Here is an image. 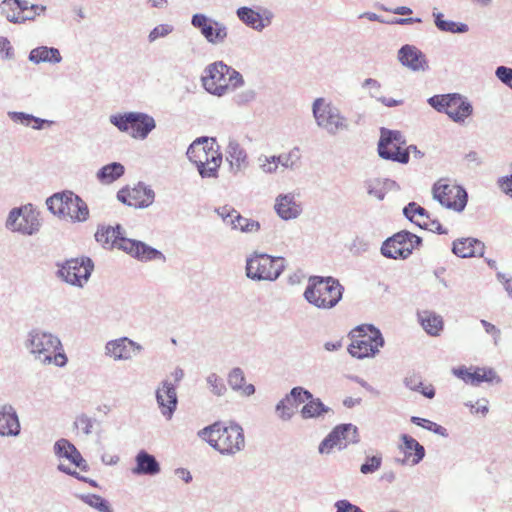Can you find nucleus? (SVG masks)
<instances>
[{
	"label": "nucleus",
	"instance_id": "4be33fe9",
	"mask_svg": "<svg viewBox=\"0 0 512 512\" xmlns=\"http://www.w3.org/2000/svg\"><path fill=\"white\" fill-rule=\"evenodd\" d=\"M370 336L367 339L355 338L352 339L351 344L348 346V353L356 359L373 358L378 353L380 348L385 345L383 336Z\"/></svg>",
	"mask_w": 512,
	"mask_h": 512
},
{
	"label": "nucleus",
	"instance_id": "338daca9",
	"mask_svg": "<svg viewBox=\"0 0 512 512\" xmlns=\"http://www.w3.org/2000/svg\"><path fill=\"white\" fill-rule=\"evenodd\" d=\"M334 507L336 512H364L360 507L352 504L346 499L336 501Z\"/></svg>",
	"mask_w": 512,
	"mask_h": 512
},
{
	"label": "nucleus",
	"instance_id": "37998d69",
	"mask_svg": "<svg viewBox=\"0 0 512 512\" xmlns=\"http://www.w3.org/2000/svg\"><path fill=\"white\" fill-rule=\"evenodd\" d=\"M78 498L91 508L97 510L98 512H113L109 502L100 495L97 494H80Z\"/></svg>",
	"mask_w": 512,
	"mask_h": 512
},
{
	"label": "nucleus",
	"instance_id": "a18cd8bd",
	"mask_svg": "<svg viewBox=\"0 0 512 512\" xmlns=\"http://www.w3.org/2000/svg\"><path fill=\"white\" fill-rule=\"evenodd\" d=\"M411 422L419 427H422L423 429H426L430 432H433L437 435H440L442 437H448V431L445 427L425 418H421L418 416H412Z\"/></svg>",
	"mask_w": 512,
	"mask_h": 512
},
{
	"label": "nucleus",
	"instance_id": "603ef678",
	"mask_svg": "<svg viewBox=\"0 0 512 512\" xmlns=\"http://www.w3.org/2000/svg\"><path fill=\"white\" fill-rule=\"evenodd\" d=\"M382 456L380 454L367 456L365 462L360 466V472L364 475L373 474L380 469Z\"/></svg>",
	"mask_w": 512,
	"mask_h": 512
},
{
	"label": "nucleus",
	"instance_id": "473e14b6",
	"mask_svg": "<svg viewBox=\"0 0 512 512\" xmlns=\"http://www.w3.org/2000/svg\"><path fill=\"white\" fill-rule=\"evenodd\" d=\"M28 60L36 65L41 63L54 65L62 61V56L58 48L38 46L29 52Z\"/></svg>",
	"mask_w": 512,
	"mask_h": 512
},
{
	"label": "nucleus",
	"instance_id": "052dcab7",
	"mask_svg": "<svg viewBox=\"0 0 512 512\" xmlns=\"http://www.w3.org/2000/svg\"><path fill=\"white\" fill-rule=\"evenodd\" d=\"M362 88L367 89L368 94L371 98L376 100L380 97L381 84L374 78H367L362 82Z\"/></svg>",
	"mask_w": 512,
	"mask_h": 512
},
{
	"label": "nucleus",
	"instance_id": "a878e982",
	"mask_svg": "<svg viewBox=\"0 0 512 512\" xmlns=\"http://www.w3.org/2000/svg\"><path fill=\"white\" fill-rule=\"evenodd\" d=\"M160 471V463L154 455L144 449L138 451L135 456V467L132 468V474L137 476H155Z\"/></svg>",
	"mask_w": 512,
	"mask_h": 512
},
{
	"label": "nucleus",
	"instance_id": "7c9ffc66",
	"mask_svg": "<svg viewBox=\"0 0 512 512\" xmlns=\"http://www.w3.org/2000/svg\"><path fill=\"white\" fill-rule=\"evenodd\" d=\"M226 159L233 173H238L248 165L247 153L236 140H230L226 148Z\"/></svg>",
	"mask_w": 512,
	"mask_h": 512
},
{
	"label": "nucleus",
	"instance_id": "9b49d317",
	"mask_svg": "<svg viewBox=\"0 0 512 512\" xmlns=\"http://www.w3.org/2000/svg\"><path fill=\"white\" fill-rule=\"evenodd\" d=\"M406 139L398 130L382 127L378 141V154L382 159L391 160L401 164L409 162L408 150H404Z\"/></svg>",
	"mask_w": 512,
	"mask_h": 512
},
{
	"label": "nucleus",
	"instance_id": "6e6d98bb",
	"mask_svg": "<svg viewBox=\"0 0 512 512\" xmlns=\"http://www.w3.org/2000/svg\"><path fill=\"white\" fill-rule=\"evenodd\" d=\"M403 214L405 215V217L407 219H409L413 223L417 222L416 220H414V217L416 215L420 216V217H426V218H428V215H429L425 208L421 207L420 205H418L415 202L408 203L403 208Z\"/></svg>",
	"mask_w": 512,
	"mask_h": 512
},
{
	"label": "nucleus",
	"instance_id": "f257e3e1",
	"mask_svg": "<svg viewBox=\"0 0 512 512\" xmlns=\"http://www.w3.org/2000/svg\"><path fill=\"white\" fill-rule=\"evenodd\" d=\"M197 436L224 456H234L245 448L242 426L236 421H216L197 432Z\"/></svg>",
	"mask_w": 512,
	"mask_h": 512
},
{
	"label": "nucleus",
	"instance_id": "864d4df0",
	"mask_svg": "<svg viewBox=\"0 0 512 512\" xmlns=\"http://www.w3.org/2000/svg\"><path fill=\"white\" fill-rule=\"evenodd\" d=\"M366 189L367 193L378 199L379 201H382L386 194L384 191V186L382 184V180L380 178L371 179L366 181Z\"/></svg>",
	"mask_w": 512,
	"mask_h": 512
},
{
	"label": "nucleus",
	"instance_id": "680f3d73",
	"mask_svg": "<svg viewBox=\"0 0 512 512\" xmlns=\"http://www.w3.org/2000/svg\"><path fill=\"white\" fill-rule=\"evenodd\" d=\"M480 323L485 332L492 337L493 344L498 346L501 340V330L487 320L482 319L480 320Z\"/></svg>",
	"mask_w": 512,
	"mask_h": 512
},
{
	"label": "nucleus",
	"instance_id": "3c124183",
	"mask_svg": "<svg viewBox=\"0 0 512 512\" xmlns=\"http://www.w3.org/2000/svg\"><path fill=\"white\" fill-rule=\"evenodd\" d=\"M174 31L172 24L163 23L155 26L148 34V42L154 43L160 38H165Z\"/></svg>",
	"mask_w": 512,
	"mask_h": 512
},
{
	"label": "nucleus",
	"instance_id": "0eeeda50",
	"mask_svg": "<svg viewBox=\"0 0 512 512\" xmlns=\"http://www.w3.org/2000/svg\"><path fill=\"white\" fill-rule=\"evenodd\" d=\"M109 122L120 132L128 133L132 138L145 140L156 128L153 116L145 112L129 111L112 114Z\"/></svg>",
	"mask_w": 512,
	"mask_h": 512
},
{
	"label": "nucleus",
	"instance_id": "393cba45",
	"mask_svg": "<svg viewBox=\"0 0 512 512\" xmlns=\"http://www.w3.org/2000/svg\"><path fill=\"white\" fill-rule=\"evenodd\" d=\"M53 451L55 456L67 459L71 464L80 468L82 471H87L89 469L87 461L82 457L75 445L69 440L65 438L57 440L53 446Z\"/></svg>",
	"mask_w": 512,
	"mask_h": 512
},
{
	"label": "nucleus",
	"instance_id": "ea45409f",
	"mask_svg": "<svg viewBox=\"0 0 512 512\" xmlns=\"http://www.w3.org/2000/svg\"><path fill=\"white\" fill-rule=\"evenodd\" d=\"M0 13L6 20L13 24H23L26 21H33L34 17H23L15 7L14 0H2L0 3Z\"/></svg>",
	"mask_w": 512,
	"mask_h": 512
},
{
	"label": "nucleus",
	"instance_id": "e433bc0d",
	"mask_svg": "<svg viewBox=\"0 0 512 512\" xmlns=\"http://www.w3.org/2000/svg\"><path fill=\"white\" fill-rule=\"evenodd\" d=\"M8 115L14 122L26 127H31L34 130H42L46 126H51L54 124L52 120L42 119L25 112L13 111L9 112Z\"/></svg>",
	"mask_w": 512,
	"mask_h": 512
},
{
	"label": "nucleus",
	"instance_id": "f704fd0d",
	"mask_svg": "<svg viewBox=\"0 0 512 512\" xmlns=\"http://www.w3.org/2000/svg\"><path fill=\"white\" fill-rule=\"evenodd\" d=\"M473 113L471 103L461 94L458 93V99L455 100V105L447 109L446 113L450 119L456 123L464 122Z\"/></svg>",
	"mask_w": 512,
	"mask_h": 512
},
{
	"label": "nucleus",
	"instance_id": "9d476101",
	"mask_svg": "<svg viewBox=\"0 0 512 512\" xmlns=\"http://www.w3.org/2000/svg\"><path fill=\"white\" fill-rule=\"evenodd\" d=\"M57 267L58 278L71 286L83 288L93 272L94 263L89 257H80L57 263Z\"/></svg>",
	"mask_w": 512,
	"mask_h": 512
},
{
	"label": "nucleus",
	"instance_id": "f3484780",
	"mask_svg": "<svg viewBox=\"0 0 512 512\" xmlns=\"http://www.w3.org/2000/svg\"><path fill=\"white\" fill-rule=\"evenodd\" d=\"M117 199L125 205L144 209L152 205L155 193L149 186L140 182L132 189H120L117 192Z\"/></svg>",
	"mask_w": 512,
	"mask_h": 512
},
{
	"label": "nucleus",
	"instance_id": "f03ea898",
	"mask_svg": "<svg viewBox=\"0 0 512 512\" xmlns=\"http://www.w3.org/2000/svg\"><path fill=\"white\" fill-rule=\"evenodd\" d=\"M186 156L202 178H217L222 164V153L215 138L201 136L188 147Z\"/></svg>",
	"mask_w": 512,
	"mask_h": 512
},
{
	"label": "nucleus",
	"instance_id": "72a5a7b5",
	"mask_svg": "<svg viewBox=\"0 0 512 512\" xmlns=\"http://www.w3.org/2000/svg\"><path fill=\"white\" fill-rule=\"evenodd\" d=\"M432 16L436 28L441 32H448L453 34H463L468 32L469 27L467 24L462 22H455L452 20H445L444 14L433 8Z\"/></svg>",
	"mask_w": 512,
	"mask_h": 512
},
{
	"label": "nucleus",
	"instance_id": "412c9836",
	"mask_svg": "<svg viewBox=\"0 0 512 512\" xmlns=\"http://www.w3.org/2000/svg\"><path fill=\"white\" fill-rule=\"evenodd\" d=\"M118 248L140 261L147 262L157 259L162 261L166 260L165 255L161 251L147 245L142 241L129 238L121 239V242L118 244Z\"/></svg>",
	"mask_w": 512,
	"mask_h": 512
},
{
	"label": "nucleus",
	"instance_id": "a211bd4d",
	"mask_svg": "<svg viewBox=\"0 0 512 512\" xmlns=\"http://www.w3.org/2000/svg\"><path fill=\"white\" fill-rule=\"evenodd\" d=\"M155 397L161 415L166 420H171L178 405L176 385L169 379H164L157 387Z\"/></svg>",
	"mask_w": 512,
	"mask_h": 512
},
{
	"label": "nucleus",
	"instance_id": "de8ad7c7",
	"mask_svg": "<svg viewBox=\"0 0 512 512\" xmlns=\"http://www.w3.org/2000/svg\"><path fill=\"white\" fill-rule=\"evenodd\" d=\"M99 425L100 422L96 418L90 417L86 414L78 415L74 421V426L77 429H81L86 436L91 435L94 427Z\"/></svg>",
	"mask_w": 512,
	"mask_h": 512
},
{
	"label": "nucleus",
	"instance_id": "aec40b11",
	"mask_svg": "<svg viewBox=\"0 0 512 512\" xmlns=\"http://www.w3.org/2000/svg\"><path fill=\"white\" fill-rule=\"evenodd\" d=\"M235 13L241 23L257 32H262L268 27L274 17L273 12L267 8H261L260 11H256L248 6L237 8Z\"/></svg>",
	"mask_w": 512,
	"mask_h": 512
},
{
	"label": "nucleus",
	"instance_id": "bb28decb",
	"mask_svg": "<svg viewBox=\"0 0 512 512\" xmlns=\"http://www.w3.org/2000/svg\"><path fill=\"white\" fill-rule=\"evenodd\" d=\"M401 440L403 443L402 449L405 453V458L402 460L396 459V462L404 465L410 461L413 466L419 464L425 457V448L423 445L407 434H402Z\"/></svg>",
	"mask_w": 512,
	"mask_h": 512
},
{
	"label": "nucleus",
	"instance_id": "a19ab883",
	"mask_svg": "<svg viewBox=\"0 0 512 512\" xmlns=\"http://www.w3.org/2000/svg\"><path fill=\"white\" fill-rule=\"evenodd\" d=\"M458 93L434 95L428 98V104L439 113H446L447 109L455 105Z\"/></svg>",
	"mask_w": 512,
	"mask_h": 512
},
{
	"label": "nucleus",
	"instance_id": "6ab92c4d",
	"mask_svg": "<svg viewBox=\"0 0 512 512\" xmlns=\"http://www.w3.org/2000/svg\"><path fill=\"white\" fill-rule=\"evenodd\" d=\"M452 373L465 383L473 386H478L482 382L491 384L502 383V378L492 367H476L475 370L471 372L467 367L460 366L453 368Z\"/></svg>",
	"mask_w": 512,
	"mask_h": 512
},
{
	"label": "nucleus",
	"instance_id": "4468645a",
	"mask_svg": "<svg viewBox=\"0 0 512 512\" xmlns=\"http://www.w3.org/2000/svg\"><path fill=\"white\" fill-rule=\"evenodd\" d=\"M360 441L358 428L351 423L337 425L319 444L320 454H328L331 449L338 447L345 449L349 444H357Z\"/></svg>",
	"mask_w": 512,
	"mask_h": 512
},
{
	"label": "nucleus",
	"instance_id": "c9c22d12",
	"mask_svg": "<svg viewBox=\"0 0 512 512\" xmlns=\"http://www.w3.org/2000/svg\"><path fill=\"white\" fill-rule=\"evenodd\" d=\"M228 384L232 390L241 392L244 396H251L255 393L253 384H245V375L241 368H233L228 374Z\"/></svg>",
	"mask_w": 512,
	"mask_h": 512
},
{
	"label": "nucleus",
	"instance_id": "4c0bfd02",
	"mask_svg": "<svg viewBox=\"0 0 512 512\" xmlns=\"http://www.w3.org/2000/svg\"><path fill=\"white\" fill-rule=\"evenodd\" d=\"M95 239L97 242L103 245H111L118 247V244L119 242H121V239H126V237H124L121 225H116L115 227L108 226L98 229L95 234Z\"/></svg>",
	"mask_w": 512,
	"mask_h": 512
},
{
	"label": "nucleus",
	"instance_id": "774afa93",
	"mask_svg": "<svg viewBox=\"0 0 512 512\" xmlns=\"http://www.w3.org/2000/svg\"><path fill=\"white\" fill-rule=\"evenodd\" d=\"M498 184L501 190L512 198V173L507 176H503L498 180Z\"/></svg>",
	"mask_w": 512,
	"mask_h": 512
},
{
	"label": "nucleus",
	"instance_id": "2eb2a0df",
	"mask_svg": "<svg viewBox=\"0 0 512 512\" xmlns=\"http://www.w3.org/2000/svg\"><path fill=\"white\" fill-rule=\"evenodd\" d=\"M432 192L434 199L448 209L461 212L467 205V192L460 185L438 181L434 184Z\"/></svg>",
	"mask_w": 512,
	"mask_h": 512
},
{
	"label": "nucleus",
	"instance_id": "79ce46f5",
	"mask_svg": "<svg viewBox=\"0 0 512 512\" xmlns=\"http://www.w3.org/2000/svg\"><path fill=\"white\" fill-rule=\"evenodd\" d=\"M330 408L320 398L307 402L301 409V416L304 419L318 418L328 413Z\"/></svg>",
	"mask_w": 512,
	"mask_h": 512
},
{
	"label": "nucleus",
	"instance_id": "6e6552de",
	"mask_svg": "<svg viewBox=\"0 0 512 512\" xmlns=\"http://www.w3.org/2000/svg\"><path fill=\"white\" fill-rule=\"evenodd\" d=\"M286 261L280 256L254 252L246 259V276L254 281H275L283 273Z\"/></svg>",
	"mask_w": 512,
	"mask_h": 512
},
{
	"label": "nucleus",
	"instance_id": "4d7b16f0",
	"mask_svg": "<svg viewBox=\"0 0 512 512\" xmlns=\"http://www.w3.org/2000/svg\"><path fill=\"white\" fill-rule=\"evenodd\" d=\"M258 162H259L260 169L266 174L275 173L278 169L276 155H273V156L262 155L258 158Z\"/></svg>",
	"mask_w": 512,
	"mask_h": 512
},
{
	"label": "nucleus",
	"instance_id": "7ed1b4c3",
	"mask_svg": "<svg viewBox=\"0 0 512 512\" xmlns=\"http://www.w3.org/2000/svg\"><path fill=\"white\" fill-rule=\"evenodd\" d=\"M204 89L211 95L222 97L244 85L243 76L223 61H216L204 69Z\"/></svg>",
	"mask_w": 512,
	"mask_h": 512
},
{
	"label": "nucleus",
	"instance_id": "49530a36",
	"mask_svg": "<svg viewBox=\"0 0 512 512\" xmlns=\"http://www.w3.org/2000/svg\"><path fill=\"white\" fill-rule=\"evenodd\" d=\"M296 404L290 402L289 398L285 396L276 404L275 412L278 418L282 421H289L295 413Z\"/></svg>",
	"mask_w": 512,
	"mask_h": 512
},
{
	"label": "nucleus",
	"instance_id": "39448f33",
	"mask_svg": "<svg viewBox=\"0 0 512 512\" xmlns=\"http://www.w3.org/2000/svg\"><path fill=\"white\" fill-rule=\"evenodd\" d=\"M344 287L331 277L311 276L304 291L305 300L319 309H331L342 299Z\"/></svg>",
	"mask_w": 512,
	"mask_h": 512
},
{
	"label": "nucleus",
	"instance_id": "c03bdc74",
	"mask_svg": "<svg viewBox=\"0 0 512 512\" xmlns=\"http://www.w3.org/2000/svg\"><path fill=\"white\" fill-rule=\"evenodd\" d=\"M301 154L298 147L292 148L288 153H282L276 156L278 166L281 165L286 169H294L298 166Z\"/></svg>",
	"mask_w": 512,
	"mask_h": 512
},
{
	"label": "nucleus",
	"instance_id": "cd10ccee",
	"mask_svg": "<svg viewBox=\"0 0 512 512\" xmlns=\"http://www.w3.org/2000/svg\"><path fill=\"white\" fill-rule=\"evenodd\" d=\"M484 243L476 238H460L453 242L452 252L461 258L482 256L484 254Z\"/></svg>",
	"mask_w": 512,
	"mask_h": 512
},
{
	"label": "nucleus",
	"instance_id": "c85d7f7f",
	"mask_svg": "<svg viewBox=\"0 0 512 512\" xmlns=\"http://www.w3.org/2000/svg\"><path fill=\"white\" fill-rule=\"evenodd\" d=\"M20 423L16 411L12 406L0 408V436H18Z\"/></svg>",
	"mask_w": 512,
	"mask_h": 512
},
{
	"label": "nucleus",
	"instance_id": "0e129e2a",
	"mask_svg": "<svg viewBox=\"0 0 512 512\" xmlns=\"http://www.w3.org/2000/svg\"><path fill=\"white\" fill-rule=\"evenodd\" d=\"M57 469L62 472V473H65L67 475H70V476H73L75 477L76 479L80 480V481H83V482H86L88 483L89 485H91L92 487H98V483L93 480V479H90V478H87V477H84V476H81L77 471L75 470H72L70 467L64 465V464H59L57 466Z\"/></svg>",
	"mask_w": 512,
	"mask_h": 512
},
{
	"label": "nucleus",
	"instance_id": "1a4fd4ad",
	"mask_svg": "<svg viewBox=\"0 0 512 512\" xmlns=\"http://www.w3.org/2000/svg\"><path fill=\"white\" fill-rule=\"evenodd\" d=\"M312 114L317 126L329 135L349 130V122L338 107L323 97L316 98L312 103Z\"/></svg>",
	"mask_w": 512,
	"mask_h": 512
},
{
	"label": "nucleus",
	"instance_id": "2f4dec72",
	"mask_svg": "<svg viewBox=\"0 0 512 512\" xmlns=\"http://www.w3.org/2000/svg\"><path fill=\"white\" fill-rule=\"evenodd\" d=\"M418 321L424 331L430 336H439L444 328L441 315L434 311L424 310L417 313Z\"/></svg>",
	"mask_w": 512,
	"mask_h": 512
},
{
	"label": "nucleus",
	"instance_id": "ddd939ff",
	"mask_svg": "<svg viewBox=\"0 0 512 512\" xmlns=\"http://www.w3.org/2000/svg\"><path fill=\"white\" fill-rule=\"evenodd\" d=\"M191 25L211 45L224 44L229 30L224 22L211 18L204 13H195L191 17Z\"/></svg>",
	"mask_w": 512,
	"mask_h": 512
},
{
	"label": "nucleus",
	"instance_id": "5701e85b",
	"mask_svg": "<svg viewBox=\"0 0 512 512\" xmlns=\"http://www.w3.org/2000/svg\"><path fill=\"white\" fill-rule=\"evenodd\" d=\"M297 196L294 192H288L276 197L274 210L282 220H294L302 214L303 206Z\"/></svg>",
	"mask_w": 512,
	"mask_h": 512
},
{
	"label": "nucleus",
	"instance_id": "5fc2aeb1",
	"mask_svg": "<svg viewBox=\"0 0 512 512\" xmlns=\"http://www.w3.org/2000/svg\"><path fill=\"white\" fill-rule=\"evenodd\" d=\"M236 220L238 223H240L239 230L242 233H257L261 229L260 222L243 217L241 214H237Z\"/></svg>",
	"mask_w": 512,
	"mask_h": 512
},
{
	"label": "nucleus",
	"instance_id": "423d86ee",
	"mask_svg": "<svg viewBox=\"0 0 512 512\" xmlns=\"http://www.w3.org/2000/svg\"><path fill=\"white\" fill-rule=\"evenodd\" d=\"M46 206L53 215L73 223L85 222L89 218V209L85 201L69 190L48 197Z\"/></svg>",
	"mask_w": 512,
	"mask_h": 512
},
{
	"label": "nucleus",
	"instance_id": "20e7f679",
	"mask_svg": "<svg viewBox=\"0 0 512 512\" xmlns=\"http://www.w3.org/2000/svg\"><path fill=\"white\" fill-rule=\"evenodd\" d=\"M26 347L34 358L43 364L53 363L57 367H64L67 364L68 359L60 339L50 332L32 330L28 335Z\"/></svg>",
	"mask_w": 512,
	"mask_h": 512
},
{
	"label": "nucleus",
	"instance_id": "c756f323",
	"mask_svg": "<svg viewBox=\"0 0 512 512\" xmlns=\"http://www.w3.org/2000/svg\"><path fill=\"white\" fill-rule=\"evenodd\" d=\"M20 208L23 209V211L21 213V219L17 228V232L26 235L35 234L39 231L41 225L39 220V213L34 209L32 204H27Z\"/></svg>",
	"mask_w": 512,
	"mask_h": 512
},
{
	"label": "nucleus",
	"instance_id": "69168bd1",
	"mask_svg": "<svg viewBox=\"0 0 512 512\" xmlns=\"http://www.w3.org/2000/svg\"><path fill=\"white\" fill-rule=\"evenodd\" d=\"M23 209L20 207L13 208L8 215L7 221H6V227L14 232H17V228L19 226V222L21 219V213Z\"/></svg>",
	"mask_w": 512,
	"mask_h": 512
},
{
	"label": "nucleus",
	"instance_id": "e2e57ef3",
	"mask_svg": "<svg viewBox=\"0 0 512 512\" xmlns=\"http://www.w3.org/2000/svg\"><path fill=\"white\" fill-rule=\"evenodd\" d=\"M495 76L503 84L512 89V68L507 66H498L495 70Z\"/></svg>",
	"mask_w": 512,
	"mask_h": 512
},
{
	"label": "nucleus",
	"instance_id": "bf43d9fd",
	"mask_svg": "<svg viewBox=\"0 0 512 512\" xmlns=\"http://www.w3.org/2000/svg\"><path fill=\"white\" fill-rule=\"evenodd\" d=\"M415 224L422 229L429 230L431 232H435L440 235L447 234V230L445 228H443L441 223L436 219H431L429 215L427 218V222H419V220H417V222H415Z\"/></svg>",
	"mask_w": 512,
	"mask_h": 512
},
{
	"label": "nucleus",
	"instance_id": "09e8293b",
	"mask_svg": "<svg viewBox=\"0 0 512 512\" xmlns=\"http://www.w3.org/2000/svg\"><path fill=\"white\" fill-rule=\"evenodd\" d=\"M383 336L381 331L375 327L373 324H361L356 326L349 334L352 339L360 338L367 339L370 336Z\"/></svg>",
	"mask_w": 512,
	"mask_h": 512
},
{
	"label": "nucleus",
	"instance_id": "dca6fc26",
	"mask_svg": "<svg viewBox=\"0 0 512 512\" xmlns=\"http://www.w3.org/2000/svg\"><path fill=\"white\" fill-rule=\"evenodd\" d=\"M143 350V346L123 336L109 340L104 347V355L114 361H129Z\"/></svg>",
	"mask_w": 512,
	"mask_h": 512
},
{
	"label": "nucleus",
	"instance_id": "8fccbe9b",
	"mask_svg": "<svg viewBox=\"0 0 512 512\" xmlns=\"http://www.w3.org/2000/svg\"><path fill=\"white\" fill-rule=\"evenodd\" d=\"M206 383L210 392L216 396H223L227 392L223 379L216 373H210L206 377Z\"/></svg>",
	"mask_w": 512,
	"mask_h": 512
},
{
	"label": "nucleus",
	"instance_id": "58836bf2",
	"mask_svg": "<svg viewBox=\"0 0 512 512\" xmlns=\"http://www.w3.org/2000/svg\"><path fill=\"white\" fill-rule=\"evenodd\" d=\"M125 167L119 162H112L100 168L97 172V179L102 184H111L123 176Z\"/></svg>",
	"mask_w": 512,
	"mask_h": 512
},
{
	"label": "nucleus",
	"instance_id": "f8f14e48",
	"mask_svg": "<svg viewBox=\"0 0 512 512\" xmlns=\"http://www.w3.org/2000/svg\"><path fill=\"white\" fill-rule=\"evenodd\" d=\"M422 244L421 237L402 230L387 238L381 246V254L388 259H407Z\"/></svg>",
	"mask_w": 512,
	"mask_h": 512
},
{
	"label": "nucleus",
	"instance_id": "13d9d810",
	"mask_svg": "<svg viewBox=\"0 0 512 512\" xmlns=\"http://www.w3.org/2000/svg\"><path fill=\"white\" fill-rule=\"evenodd\" d=\"M256 98V92L252 88H248L236 93L233 97V101L238 106L246 105L253 102Z\"/></svg>",
	"mask_w": 512,
	"mask_h": 512
},
{
	"label": "nucleus",
	"instance_id": "b1692460",
	"mask_svg": "<svg viewBox=\"0 0 512 512\" xmlns=\"http://www.w3.org/2000/svg\"><path fill=\"white\" fill-rule=\"evenodd\" d=\"M398 60L414 72H425L429 69L426 55L413 45L402 46L398 51Z\"/></svg>",
	"mask_w": 512,
	"mask_h": 512
}]
</instances>
